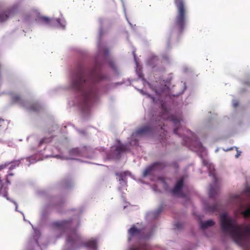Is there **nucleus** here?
Here are the masks:
<instances>
[{
	"instance_id": "1",
	"label": "nucleus",
	"mask_w": 250,
	"mask_h": 250,
	"mask_svg": "<svg viewBox=\"0 0 250 250\" xmlns=\"http://www.w3.org/2000/svg\"><path fill=\"white\" fill-rule=\"evenodd\" d=\"M87 69L82 63L78 64L74 74L72 87L82 94L84 105L89 107L97 98V90L95 84L107 79V76L103 73L101 68L95 66L88 72L86 77Z\"/></svg>"
},
{
	"instance_id": "2",
	"label": "nucleus",
	"mask_w": 250,
	"mask_h": 250,
	"mask_svg": "<svg viewBox=\"0 0 250 250\" xmlns=\"http://www.w3.org/2000/svg\"><path fill=\"white\" fill-rule=\"evenodd\" d=\"M220 222L222 231L229 233L237 244L245 248L250 246V228L249 226L238 225L235 220L229 217L226 213L221 215Z\"/></svg>"
},
{
	"instance_id": "3",
	"label": "nucleus",
	"mask_w": 250,
	"mask_h": 250,
	"mask_svg": "<svg viewBox=\"0 0 250 250\" xmlns=\"http://www.w3.org/2000/svg\"><path fill=\"white\" fill-rule=\"evenodd\" d=\"M72 219L58 221L54 222L52 226L54 228L62 232L68 231L66 237L67 244L73 250L82 247H86L93 250L97 249V240L91 238L84 241L75 229L71 228Z\"/></svg>"
},
{
	"instance_id": "4",
	"label": "nucleus",
	"mask_w": 250,
	"mask_h": 250,
	"mask_svg": "<svg viewBox=\"0 0 250 250\" xmlns=\"http://www.w3.org/2000/svg\"><path fill=\"white\" fill-rule=\"evenodd\" d=\"M177 8V15L170 26V31L172 33L181 34L184 31L187 19V7L185 0H174Z\"/></svg>"
},
{
	"instance_id": "5",
	"label": "nucleus",
	"mask_w": 250,
	"mask_h": 250,
	"mask_svg": "<svg viewBox=\"0 0 250 250\" xmlns=\"http://www.w3.org/2000/svg\"><path fill=\"white\" fill-rule=\"evenodd\" d=\"M162 112L160 116L161 119H159L158 122L156 121V122H157L156 124L158 125L159 127L161 130H162V127L163 126H164V124L162 122H161V120L163 119L164 120H169L171 121L174 124V133L180 136L184 135L183 133L179 132V130H180L181 129L183 130V128H182L180 125V122L182 121V117L181 115L172 114L170 115L167 109L163 105L162 106Z\"/></svg>"
},
{
	"instance_id": "6",
	"label": "nucleus",
	"mask_w": 250,
	"mask_h": 250,
	"mask_svg": "<svg viewBox=\"0 0 250 250\" xmlns=\"http://www.w3.org/2000/svg\"><path fill=\"white\" fill-rule=\"evenodd\" d=\"M158 129L157 126H156L155 128H152L149 125H147L138 128L135 133L136 135L141 136L150 134Z\"/></svg>"
},
{
	"instance_id": "7",
	"label": "nucleus",
	"mask_w": 250,
	"mask_h": 250,
	"mask_svg": "<svg viewBox=\"0 0 250 250\" xmlns=\"http://www.w3.org/2000/svg\"><path fill=\"white\" fill-rule=\"evenodd\" d=\"M127 149V146L125 145H119L115 148L112 147L111 151L113 153V157L116 159H119L121 154L126 151Z\"/></svg>"
},
{
	"instance_id": "8",
	"label": "nucleus",
	"mask_w": 250,
	"mask_h": 250,
	"mask_svg": "<svg viewBox=\"0 0 250 250\" xmlns=\"http://www.w3.org/2000/svg\"><path fill=\"white\" fill-rule=\"evenodd\" d=\"M166 165L163 162H157L154 163L151 166L147 167L144 170L143 175L144 176H146L149 174H150L151 172L157 167H165Z\"/></svg>"
},
{
	"instance_id": "9",
	"label": "nucleus",
	"mask_w": 250,
	"mask_h": 250,
	"mask_svg": "<svg viewBox=\"0 0 250 250\" xmlns=\"http://www.w3.org/2000/svg\"><path fill=\"white\" fill-rule=\"evenodd\" d=\"M14 15V9H9L0 14V22H3L7 20L8 17Z\"/></svg>"
},
{
	"instance_id": "10",
	"label": "nucleus",
	"mask_w": 250,
	"mask_h": 250,
	"mask_svg": "<svg viewBox=\"0 0 250 250\" xmlns=\"http://www.w3.org/2000/svg\"><path fill=\"white\" fill-rule=\"evenodd\" d=\"M184 179L183 178L179 179L176 183L174 188L172 190V193L174 195H178L181 193V190L183 186Z\"/></svg>"
},
{
	"instance_id": "11",
	"label": "nucleus",
	"mask_w": 250,
	"mask_h": 250,
	"mask_svg": "<svg viewBox=\"0 0 250 250\" xmlns=\"http://www.w3.org/2000/svg\"><path fill=\"white\" fill-rule=\"evenodd\" d=\"M129 250H149V247L146 242H142L138 245L131 247Z\"/></svg>"
},
{
	"instance_id": "12",
	"label": "nucleus",
	"mask_w": 250,
	"mask_h": 250,
	"mask_svg": "<svg viewBox=\"0 0 250 250\" xmlns=\"http://www.w3.org/2000/svg\"><path fill=\"white\" fill-rule=\"evenodd\" d=\"M128 233L129 235L128 241H130L132 237L139 235L141 233V230L133 226L128 230Z\"/></svg>"
},
{
	"instance_id": "13",
	"label": "nucleus",
	"mask_w": 250,
	"mask_h": 250,
	"mask_svg": "<svg viewBox=\"0 0 250 250\" xmlns=\"http://www.w3.org/2000/svg\"><path fill=\"white\" fill-rule=\"evenodd\" d=\"M214 225V222L212 220H209L205 222H201V228L202 229H205L211 227Z\"/></svg>"
},
{
	"instance_id": "14",
	"label": "nucleus",
	"mask_w": 250,
	"mask_h": 250,
	"mask_svg": "<svg viewBox=\"0 0 250 250\" xmlns=\"http://www.w3.org/2000/svg\"><path fill=\"white\" fill-rule=\"evenodd\" d=\"M218 188L210 186L208 192L209 197L211 198H215L218 193Z\"/></svg>"
},
{
	"instance_id": "15",
	"label": "nucleus",
	"mask_w": 250,
	"mask_h": 250,
	"mask_svg": "<svg viewBox=\"0 0 250 250\" xmlns=\"http://www.w3.org/2000/svg\"><path fill=\"white\" fill-rule=\"evenodd\" d=\"M12 102L20 104L24 106V101L22 100L20 96L18 95H14L12 97Z\"/></svg>"
},
{
	"instance_id": "16",
	"label": "nucleus",
	"mask_w": 250,
	"mask_h": 250,
	"mask_svg": "<svg viewBox=\"0 0 250 250\" xmlns=\"http://www.w3.org/2000/svg\"><path fill=\"white\" fill-rule=\"evenodd\" d=\"M40 109L41 106L37 102L32 103L29 107V110L33 111H38Z\"/></svg>"
},
{
	"instance_id": "17",
	"label": "nucleus",
	"mask_w": 250,
	"mask_h": 250,
	"mask_svg": "<svg viewBox=\"0 0 250 250\" xmlns=\"http://www.w3.org/2000/svg\"><path fill=\"white\" fill-rule=\"evenodd\" d=\"M218 205L217 204H215L212 206H208L206 207V209L210 212L217 211L218 209Z\"/></svg>"
},
{
	"instance_id": "18",
	"label": "nucleus",
	"mask_w": 250,
	"mask_h": 250,
	"mask_svg": "<svg viewBox=\"0 0 250 250\" xmlns=\"http://www.w3.org/2000/svg\"><path fill=\"white\" fill-rule=\"evenodd\" d=\"M116 176H117L118 177V180L120 182H125V178L126 176V173L125 172H120V173H116Z\"/></svg>"
},
{
	"instance_id": "19",
	"label": "nucleus",
	"mask_w": 250,
	"mask_h": 250,
	"mask_svg": "<svg viewBox=\"0 0 250 250\" xmlns=\"http://www.w3.org/2000/svg\"><path fill=\"white\" fill-rule=\"evenodd\" d=\"M168 87L166 85H164L162 86V88L161 89H156L155 90V93L157 95L160 96L162 93L165 92L167 90Z\"/></svg>"
},
{
	"instance_id": "20",
	"label": "nucleus",
	"mask_w": 250,
	"mask_h": 250,
	"mask_svg": "<svg viewBox=\"0 0 250 250\" xmlns=\"http://www.w3.org/2000/svg\"><path fill=\"white\" fill-rule=\"evenodd\" d=\"M241 214L244 218H249L250 217V207L247 208L245 210L242 211Z\"/></svg>"
},
{
	"instance_id": "21",
	"label": "nucleus",
	"mask_w": 250,
	"mask_h": 250,
	"mask_svg": "<svg viewBox=\"0 0 250 250\" xmlns=\"http://www.w3.org/2000/svg\"><path fill=\"white\" fill-rule=\"evenodd\" d=\"M42 21L45 24H49L50 22V19L46 17H42L40 18Z\"/></svg>"
},
{
	"instance_id": "22",
	"label": "nucleus",
	"mask_w": 250,
	"mask_h": 250,
	"mask_svg": "<svg viewBox=\"0 0 250 250\" xmlns=\"http://www.w3.org/2000/svg\"><path fill=\"white\" fill-rule=\"evenodd\" d=\"M203 163L204 166H207V167H208L209 169V174H210L211 173V168L213 167L211 166V165L208 164V162L206 160H204ZM212 168H213V167Z\"/></svg>"
},
{
	"instance_id": "23",
	"label": "nucleus",
	"mask_w": 250,
	"mask_h": 250,
	"mask_svg": "<svg viewBox=\"0 0 250 250\" xmlns=\"http://www.w3.org/2000/svg\"><path fill=\"white\" fill-rule=\"evenodd\" d=\"M236 200L239 202V205L242 206L243 201H242L241 198L239 196H236Z\"/></svg>"
},
{
	"instance_id": "24",
	"label": "nucleus",
	"mask_w": 250,
	"mask_h": 250,
	"mask_svg": "<svg viewBox=\"0 0 250 250\" xmlns=\"http://www.w3.org/2000/svg\"><path fill=\"white\" fill-rule=\"evenodd\" d=\"M109 64L111 67H112L113 68H115V64L113 61H110L109 62Z\"/></svg>"
},
{
	"instance_id": "25",
	"label": "nucleus",
	"mask_w": 250,
	"mask_h": 250,
	"mask_svg": "<svg viewBox=\"0 0 250 250\" xmlns=\"http://www.w3.org/2000/svg\"><path fill=\"white\" fill-rule=\"evenodd\" d=\"M45 140H46L45 139H42V140H41V141H40V143H39V145H41L43 143H46V142Z\"/></svg>"
},
{
	"instance_id": "26",
	"label": "nucleus",
	"mask_w": 250,
	"mask_h": 250,
	"mask_svg": "<svg viewBox=\"0 0 250 250\" xmlns=\"http://www.w3.org/2000/svg\"><path fill=\"white\" fill-rule=\"evenodd\" d=\"M175 226L177 229H180L181 227V224L179 223H177L175 225Z\"/></svg>"
},
{
	"instance_id": "27",
	"label": "nucleus",
	"mask_w": 250,
	"mask_h": 250,
	"mask_svg": "<svg viewBox=\"0 0 250 250\" xmlns=\"http://www.w3.org/2000/svg\"><path fill=\"white\" fill-rule=\"evenodd\" d=\"M238 105V103L237 102H235L234 103H233V106L234 107H236Z\"/></svg>"
},
{
	"instance_id": "28",
	"label": "nucleus",
	"mask_w": 250,
	"mask_h": 250,
	"mask_svg": "<svg viewBox=\"0 0 250 250\" xmlns=\"http://www.w3.org/2000/svg\"><path fill=\"white\" fill-rule=\"evenodd\" d=\"M15 166L11 165L9 167V170H11L15 167Z\"/></svg>"
},
{
	"instance_id": "29",
	"label": "nucleus",
	"mask_w": 250,
	"mask_h": 250,
	"mask_svg": "<svg viewBox=\"0 0 250 250\" xmlns=\"http://www.w3.org/2000/svg\"><path fill=\"white\" fill-rule=\"evenodd\" d=\"M240 153H241V152L237 151V154L235 155V157L236 158H238L239 156L240 155Z\"/></svg>"
},
{
	"instance_id": "30",
	"label": "nucleus",
	"mask_w": 250,
	"mask_h": 250,
	"mask_svg": "<svg viewBox=\"0 0 250 250\" xmlns=\"http://www.w3.org/2000/svg\"><path fill=\"white\" fill-rule=\"evenodd\" d=\"M60 21H61V20H60V19H58V20H57L59 24H61V25L63 27H64V25H62V24L60 23Z\"/></svg>"
},
{
	"instance_id": "31",
	"label": "nucleus",
	"mask_w": 250,
	"mask_h": 250,
	"mask_svg": "<svg viewBox=\"0 0 250 250\" xmlns=\"http://www.w3.org/2000/svg\"><path fill=\"white\" fill-rule=\"evenodd\" d=\"M148 96L152 100L153 102H155V99H154V98L153 97H151L150 95H149Z\"/></svg>"
},
{
	"instance_id": "32",
	"label": "nucleus",
	"mask_w": 250,
	"mask_h": 250,
	"mask_svg": "<svg viewBox=\"0 0 250 250\" xmlns=\"http://www.w3.org/2000/svg\"><path fill=\"white\" fill-rule=\"evenodd\" d=\"M213 178L214 179L215 181H216V177H215V175L213 173Z\"/></svg>"
},
{
	"instance_id": "33",
	"label": "nucleus",
	"mask_w": 250,
	"mask_h": 250,
	"mask_svg": "<svg viewBox=\"0 0 250 250\" xmlns=\"http://www.w3.org/2000/svg\"><path fill=\"white\" fill-rule=\"evenodd\" d=\"M1 121H3V120H2V119L0 118V122Z\"/></svg>"
},
{
	"instance_id": "34",
	"label": "nucleus",
	"mask_w": 250,
	"mask_h": 250,
	"mask_svg": "<svg viewBox=\"0 0 250 250\" xmlns=\"http://www.w3.org/2000/svg\"><path fill=\"white\" fill-rule=\"evenodd\" d=\"M19 163L18 162V164H17V166H19Z\"/></svg>"
}]
</instances>
